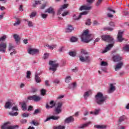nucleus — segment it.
Returning <instances> with one entry per match:
<instances>
[{
	"label": "nucleus",
	"instance_id": "1",
	"mask_svg": "<svg viewBox=\"0 0 129 129\" xmlns=\"http://www.w3.org/2000/svg\"><path fill=\"white\" fill-rule=\"evenodd\" d=\"M101 38L103 41L110 43V44H109L102 51L103 54H104V53H106V52L109 51V50H110V49L113 47L114 40H113V38H112L110 35H102Z\"/></svg>",
	"mask_w": 129,
	"mask_h": 129
},
{
	"label": "nucleus",
	"instance_id": "2",
	"mask_svg": "<svg viewBox=\"0 0 129 129\" xmlns=\"http://www.w3.org/2000/svg\"><path fill=\"white\" fill-rule=\"evenodd\" d=\"M95 101L99 105H102L106 102L107 97L103 96V94L101 92H98L95 95Z\"/></svg>",
	"mask_w": 129,
	"mask_h": 129
},
{
	"label": "nucleus",
	"instance_id": "3",
	"mask_svg": "<svg viewBox=\"0 0 129 129\" xmlns=\"http://www.w3.org/2000/svg\"><path fill=\"white\" fill-rule=\"evenodd\" d=\"M81 55L79 56L80 60L81 62H90L91 59L90 58V56L87 55L88 52L86 51L85 49H81Z\"/></svg>",
	"mask_w": 129,
	"mask_h": 129
},
{
	"label": "nucleus",
	"instance_id": "4",
	"mask_svg": "<svg viewBox=\"0 0 129 129\" xmlns=\"http://www.w3.org/2000/svg\"><path fill=\"white\" fill-rule=\"evenodd\" d=\"M81 39L82 42L84 43H89L92 38H91V34H89L88 30H85L83 33Z\"/></svg>",
	"mask_w": 129,
	"mask_h": 129
},
{
	"label": "nucleus",
	"instance_id": "5",
	"mask_svg": "<svg viewBox=\"0 0 129 129\" xmlns=\"http://www.w3.org/2000/svg\"><path fill=\"white\" fill-rule=\"evenodd\" d=\"M10 125L11 123L10 122H6L1 126V129H16L19 127V125H18L13 126Z\"/></svg>",
	"mask_w": 129,
	"mask_h": 129
},
{
	"label": "nucleus",
	"instance_id": "6",
	"mask_svg": "<svg viewBox=\"0 0 129 129\" xmlns=\"http://www.w3.org/2000/svg\"><path fill=\"white\" fill-rule=\"evenodd\" d=\"M49 64L50 66L49 70H52L54 72L57 70V68L59 66V64L56 63V61L50 60Z\"/></svg>",
	"mask_w": 129,
	"mask_h": 129
},
{
	"label": "nucleus",
	"instance_id": "7",
	"mask_svg": "<svg viewBox=\"0 0 129 129\" xmlns=\"http://www.w3.org/2000/svg\"><path fill=\"white\" fill-rule=\"evenodd\" d=\"M62 105H63V103L61 102H59L56 104L55 111L57 114L62 112Z\"/></svg>",
	"mask_w": 129,
	"mask_h": 129
},
{
	"label": "nucleus",
	"instance_id": "8",
	"mask_svg": "<svg viewBox=\"0 0 129 129\" xmlns=\"http://www.w3.org/2000/svg\"><path fill=\"white\" fill-rule=\"evenodd\" d=\"M27 99H28V100H33V101L38 102L41 100L42 98L38 95H33V96H29L27 98Z\"/></svg>",
	"mask_w": 129,
	"mask_h": 129
},
{
	"label": "nucleus",
	"instance_id": "9",
	"mask_svg": "<svg viewBox=\"0 0 129 129\" xmlns=\"http://www.w3.org/2000/svg\"><path fill=\"white\" fill-rule=\"evenodd\" d=\"M7 43L1 42L0 43V52L1 53H6V51H7Z\"/></svg>",
	"mask_w": 129,
	"mask_h": 129
},
{
	"label": "nucleus",
	"instance_id": "10",
	"mask_svg": "<svg viewBox=\"0 0 129 129\" xmlns=\"http://www.w3.org/2000/svg\"><path fill=\"white\" fill-rule=\"evenodd\" d=\"M49 104L50 105H49L48 104H46V108L47 109H50V108H53V107H54V106L56 105V102L52 100L49 102Z\"/></svg>",
	"mask_w": 129,
	"mask_h": 129
},
{
	"label": "nucleus",
	"instance_id": "11",
	"mask_svg": "<svg viewBox=\"0 0 129 129\" xmlns=\"http://www.w3.org/2000/svg\"><path fill=\"white\" fill-rule=\"evenodd\" d=\"M60 118V116H54L52 115L51 116H50L49 117H47L46 119L44 120V122H46L47 121H49V120H50V119H53V120H58Z\"/></svg>",
	"mask_w": 129,
	"mask_h": 129
},
{
	"label": "nucleus",
	"instance_id": "12",
	"mask_svg": "<svg viewBox=\"0 0 129 129\" xmlns=\"http://www.w3.org/2000/svg\"><path fill=\"white\" fill-rule=\"evenodd\" d=\"M28 53L31 55H35V54H37V53H39V50L35 48H29L28 49Z\"/></svg>",
	"mask_w": 129,
	"mask_h": 129
},
{
	"label": "nucleus",
	"instance_id": "13",
	"mask_svg": "<svg viewBox=\"0 0 129 129\" xmlns=\"http://www.w3.org/2000/svg\"><path fill=\"white\" fill-rule=\"evenodd\" d=\"M122 34H123V32L119 31L118 32L117 35V40L118 42H122L123 41V38L122 37Z\"/></svg>",
	"mask_w": 129,
	"mask_h": 129
},
{
	"label": "nucleus",
	"instance_id": "14",
	"mask_svg": "<svg viewBox=\"0 0 129 129\" xmlns=\"http://www.w3.org/2000/svg\"><path fill=\"white\" fill-rule=\"evenodd\" d=\"M73 121H74V118L72 116H71L67 118L64 120L65 123H70V122H73Z\"/></svg>",
	"mask_w": 129,
	"mask_h": 129
},
{
	"label": "nucleus",
	"instance_id": "15",
	"mask_svg": "<svg viewBox=\"0 0 129 129\" xmlns=\"http://www.w3.org/2000/svg\"><path fill=\"white\" fill-rule=\"evenodd\" d=\"M87 14H88V12L87 11L83 12L80 13L78 18H75V17H76V15H74L73 16L74 19V20H79V19H80L81 18L82 16H86V15H87Z\"/></svg>",
	"mask_w": 129,
	"mask_h": 129
},
{
	"label": "nucleus",
	"instance_id": "16",
	"mask_svg": "<svg viewBox=\"0 0 129 129\" xmlns=\"http://www.w3.org/2000/svg\"><path fill=\"white\" fill-rule=\"evenodd\" d=\"M68 7V6L67 5V4H64L63 5L61 8H60L57 12V15H61V13H62V12H63V11H64V9H67V7Z\"/></svg>",
	"mask_w": 129,
	"mask_h": 129
},
{
	"label": "nucleus",
	"instance_id": "17",
	"mask_svg": "<svg viewBox=\"0 0 129 129\" xmlns=\"http://www.w3.org/2000/svg\"><path fill=\"white\" fill-rule=\"evenodd\" d=\"M122 59V58H121V57H120V56H119V55L118 54L114 55L113 57V60L114 62H118V61L121 60Z\"/></svg>",
	"mask_w": 129,
	"mask_h": 129
},
{
	"label": "nucleus",
	"instance_id": "18",
	"mask_svg": "<svg viewBox=\"0 0 129 129\" xmlns=\"http://www.w3.org/2000/svg\"><path fill=\"white\" fill-rule=\"evenodd\" d=\"M115 91V87L113 86V84H111L110 85V88L108 90V93H112Z\"/></svg>",
	"mask_w": 129,
	"mask_h": 129
},
{
	"label": "nucleus",
	"instance_id": "19",
	"mask_svg": "<svg viewBox=\"0 0 129 129\" xmlns=\"http://www.w3.org/2000/svg\"><path fill=\"white\" fill-rule=\"evenodd\" d=\"M91 94H92V92L91 91V90H89L85 92L84 94V97L85 99H87V97H88V96H90Z\"/></svg>",
	"mask_w": 129,
	"mask_h": 129
},
{
	"label": "nucleus",
	"instance_id": "20",
	"mask_svg": "<svg viewBox=\"0 0 129 129\" xmlns=\"http://www.w3.org/2000/svg\"><path fill=\"white\" fill-rule=\"evenodd\" d=\"M73 30H74L73 27L72 26V25H69L68 26V27L66 29V32H67V33H71V32L73 31Z\"/></svg>",
	"mask_w": 129,
	"mask_h": 129
},
{
	"label": "nucleus",
	"instance_id": "21",
	"mask_svg": "<svg viewBox=\"0 0 129 129\" xmlns=\"http://www.w3.org/2000/svg\"><path fill=\"white\" fill-rule=\"evenodd\" d=\"M45 13H48V14H52V15H55V11H54V9L52 8H49L45 10Z\"/></svg>",
	"mask_w": 129,
	"mask_h": 129
},
{
	"label": "nucleus",
	"instance_id": "22",
	"mask_svg": "<svg viewBox=\"0 0 129 129\" xmlns=\"http://www.w3.org/2000/svg\"><path fill=\"white\" fill-rule=\"evenodd\" d=\"M123 65V63L122 62H120V63H117L116 65L115 70V71H117V70L120 69L121 67H122V66Z\"/></svg>",
	"mask_w": 129,
	"mask_h": 129
},
{
	"label": "nucleus",
	"instance_id": "23",
	"mask_svg": "<svg viewBox=\"0 0 129 129\" xmlns=\"http://www.w3.org/2000/svg\"><path fill=\"white\" fill-rule=\"evenodd\" d=\"M13 106V104L11 102H7L5 104V107L6 109H10Z\"/></svg>",
	"mask_w": 129,
	"mask_h": 129
},
{
	"label": "nucleus",
	"instance_id": "24",
	"mask_svg": "<svg viewBox=\"0 0 129 129\" xmlns=\"http://www.w3.org/2000/svg\"><path fill=\"white\" fill-rule=\"evenodd\" d=\"M46 47L48 48V49H49L50 50H53L57 47V45L56 44H52L51 45H49V44H46Z\"/></svg>",
	"mask_w": 129,
	"mask_h": 129
},
{
	"label": "nucleus",
	"instance_id": "25",
	"mask_svg": "<svg viewBox=\"0 0 129 129\" xmlns=\"http://www.w3.org/2000/svg\"><path fill=\"white\" fill-rule=\"evenodd\" d=\"M69 88L74 90L76 88V83L71 84L69 85Z\"/></svg>",
	"mask_w": 129,
	"mask_h": 129
},
{
	"label": "nucleus",
	"instance_id": "26",
	"mask_svg": "<svg viewBox=\"0 0 129 129\" xmlns=\"http://www.w3.org/2000/svg\"><path fill=\"white\" fill-rule=\"evenodd\" d=\"M25 22H27L28 27H30L31 28H33L34 27V23L32 21H29L28 19L24 20Z\"/></svg>",
	"mask_w": 129,
	"mask_h": 129
},
{
	"label": "nucleus",
	"instance_id": "27",
	"mask_svg": "<svg viewBox=\"0 0 129 129\" xmlns=\"http://www.w3.org/2000/svg\"><path fill=\"white\" fill-rule=\"evenodd\" d=\"M96 128L99 129H105L106 128V125H95Z\"/></svg>",
	"mask_w": 129,
	"mask_h": 129
},
{
	"label": "nucleus",
	"instance_id": "28",
	"mask_svg": "<svg viewBox=\"0 0 129 129\" xmlns=\"http://www.w3.org/2000/svg\"><path fill=\"white\" fill-rule=\"evenodd\" d=\"M91 9V7L86 6H83L80 7V11H83V10H89Z\"/></svg>",
	"mask_w": 129,
	"mask_h": 129
},
{
	"label": "nucleus",
	"instance_id": "29",
	"mask_svg": "<svg viewBox=\"0 0 129 129\" xmlns=\"http://www.w3.org/2000/svg\"><path fill=\"white\" fill-rule=\"evenodd\" d=\"M90 123H91V122H88L86 123L83 124L80 126V128H84V127L88 126Z\"/></svg>",
	"mask_w": 129,
	"mask_h": 129
},
{
	"label": "nucleus",
	"instance_id": "30",
	"mask_svg": "<svg viewBox=\"0 0 129 129\" xmlns=\"http://www.w3.org/2000/svg\"><path fill=\"white\" fill-rule=\"evenodd\" d=\"M35 80L37 83H40L41 78L38 76V74H36L35 76Z\"/></svg>",
	"mask_w": 129,
	"mask_h": 129
},
{
	"label": "nucleus",
	"instance_id": "31",
	"mask_svg": "<svg viewBox=\"0 0 129 129\" xmlns=\"http://www.w3.org/2000/svg\"><path fill=\"white\" fill-rule=\"evenodd\" d=\"M125 119H126V117L124 115H123L119 118L118 121L119 122H121L122 121H124Z\"/></svg>",
	"mask_w": 129,
	"mask_h": 129
},
{
	"label": "nucleus",
	"instance_id": "32",
	"mask_svg": "<svg viewBox=\"0 0 129 129\" xmlns=\"http://www.w3.org/2000/svg\"><path fill=\"white\" fill-rule=\"evenodd\" d=\"M71 80H72V79L71 78V76H67L65 79V82L66 83H69L70 81H71Z\"/></svg>",
	"mask_w": 129,
	"mask_h": 129
},
{
	"label": "nucleus",
	"instance_id": "33",
	"mask_svg": "<svg viewBox=\"0 0 129 129\" xmlns=\"http://www.w3.org/2000/svg\"><path fill=\"white\" fill-rule=\"evenodd\" d=\"M13 37H14L16 42H17V43H18V42H19V41H20V37L17 34H14L13 35Z\"/></svg>",
	"mask_w": 129,
	"mask_h": 129
},
{
	"label": "nucleus",
	"instance_id": "34",
	"mask_svg": "<svg viewBox=\"0 0 129 129\" xmlns=\"http://www.w3.org/2000/svg\"><path fill=\"white\" fill-rule=\"evenodd\" d=\"M14 50H15V47H14V45H13V44H12L11 43H10L9 46V51L11 52L12 51H14Z\"/></svg>",
	"mask_w": 129,
	"mask_h": 129
},
{
	"label": "nucleus",
	"instance_id": "35",
	"mask_svg": "<svg viewBox=\"0 0 129 129\" xmlns=\"http://www.w3.org/2000/svg\"><path fill=\"white\" fill-rule=\"evenodd\" d=\"M9 115H11V116H17L18 114H19V113L18 112H10L9 113Z\"/></svg>",
	"mask_w": 129,
	"mask_h": 129
},
{
	"label": "nucleus",
	"instance_id": "36",
	"mask_svg": "<svg viewBox=\"0 0 129 129\" xmlns=\"http://www.w3.org/2000/svg\"><path fill=\"white\" fill-rule=\"evenodd\" d=\"M69 55L72 57H75L76 56V51H71L69 52Z\"/></svg>",
	"mask_w": 129,
	"mask_h": 129
},
{
	"label": "nucleus",
	"instance_id": "37",
	"mask_svg": "<svg viewBox=\"0 0 129 129\" xmlns=\"http://www.w3.org/2000/svg\"><path fill=\"white\" fill-rule=\"evenodd\" d=\"M36 15H37V12H32L31 15H30V18H31V19L33 18H35V17H36Z\"/></svg>",
	"mask_w": 129,
	"mask_h": 129
},
{
	"label": "nucleus",
	"instance_id": "38",
	"mask_svg": "<svg viewBox=\"0 0 129 129\" xmlns=\"http://www.w3.org/2000/svg\"><path fill=\"white\" fill-rule=\"evenodd\" d=\"M123 51L125 52H129V45H126L123 48Z\"/></svg>",
	"mask_w": 129,
	"mask_h": 129
},
{
	"label": "nucleus",
	"instance_id": "39",
	"mask_svg": "<svg viewBox=\"0 0 129 129\" xmlns=\"http://www.w3.org/2000/svg\"><path fill=\"white\" fill-rule=\"evenodd\" d=\"M6 39H7V36L4 35L0 38V42H5Z\"/></svg>",
	"mask_w": 129,
	"mask_h": 129
},
{
	"label": "nucleus",
	"instance_id": "40",
	"mask_svg": "<svg viewBox=\"0 0 129 129\" xmlns=\"http://www.w3.org/2000/svg\"><path fill=\"white\" fill-rule=\"evenodd\" d=\"M22 109L23 110H27V105L25 103H24L22 105Z\"/></svg>",
	"mask_w": 129,
	"mask_h": 129
},
{
	"label": "nucleus",
	"instance_id": "41",
	"mask_svg": "<svg viewBox=\"0 0 129 129\" xmlns=\"http://www.w3.org/2000/svg\"><path fill=\"white\" fill-rule=\"evenodd\" d=\"M54 129H65V126H62V125H59L57 126H54Z\"/></svg>",
	"mask_w": 129,
	"mask_h": 129
},
{
	"label": "nucleus",
	"instance_id": "42",
	"mask_svg": "<svg viewBox=\"0 0 129 129\" xmlns=\"http://www.w3.org/2000/svg\"><path fill=\"white\" fill-rule=\"evenodd\" d=\"M20 24H21V20L18 19L17 21L14 24V26H19Z\"/></svg>",
	"mask_w": 129,
	"mask_h": 129
},
{
	"label": "nucleus",
	"instance_id": "43",
	"mask_svg": "<svg viewBox=\"0 0 129 129\" xmlns=\"http://www.w3.org/2000/svg\"><path fill=\"white\" fill-rule=\"evenodd\" d=\"M77 38L75 37H72L71 38V41L73 43H74L75 42H77Z\"/></svg>",
	"mask_w": 129,
	"mask_h": 129
},
{
	"label": "nucleus",
	"instance_id": "44",
	"mask_svg": "<svg viewBox=\"0 0 129 129\" xmlns=\"http://www.w3.org/2000/svg\"><path fill=\"white\" fill-rule=\"evenodd\" d=\"M104 31H112L113 30V28H109V27H104L103 28Z\"/></svg>",
	"mask_w": 129,
	"mask_h": 129
},
{
	"label": "nucleus",
	"instance_id": "45",
	"mask_svg": "<svg viewBox=\"0 0 129 129\" xmlns=\"http://www.w3.org/2000/svg\"><path fill=\"white\" fill-rule=\"evenodd\" d=\"M100 111V109H95L94 114L95 115H97L98 113H99V111Z\"/></svg>",
	"mask_w": 129,
	"mask_h": 129
},
{
	"label": "nucleus",
	"instance_id": "46",
	"mask_svg": "<svg viewBox=\"0 0 129 129\" xmlns=\"http://www.w3.org/2000/svg\"><path fill=\"white\" fill-rule=\"evenodd\" d=\"M40 112H41L40 110L39 109H37L34 111L33 114L34 115L38 114V113H40Z\"/></svg>",
	"mask_w": 129,
	"mask_h": 129
},
{
	"label": "nucleus",
	"instance_id": "47",
	"mask_svg": "<svg viewBox=\"0 0 129 129\" xmlns=\"http://www.w3.org/2000/svg\"><path fill=\"white\" fill-rule=\"evenodd\" d=\"M86 25L87 26H90V25H91V22L90 19H88L86 22Z\"/></svg>",
	"mask_w": 129,
	"mask_h": 129
},
{
	"label": "nucleus",
	"instance_id": "48",
	"mask_svg": "<svg viewBox=\"0 0 129 129\" xmlns=\"http://www.w3.org/2000/svg\"><path fill=\"white\" fill-rule=\"evenodd\" d=\"M12 110H13V111H18L19 109L18 108V106H15L13 107Z\"/></svg>",
	"mask_w": 129,
	"mask_h": 129
},
{
	"label": "nucleus",
	"instance_id": "49",
	"mask_svg": "<svg viewBox=\"0 0 129 129\" xmlns=\"http://www.w3.org/2000/svg\"><path fill=\"white\" fill-rule=\"evenodd\" d=\"M101 3H102V0H98L96 4V7H98V6L101 5Z\"/></svg>",
	"mask_w": 129,
	"mask_h": 129
},
{
	"label": "nucleus",
	"instance_id": "50",
	"mask_svg": "<svg viewBox=\"0 0 129 129\" xmlns=\"http://www.w3.org/2000/svg\"><path fill=\"white\" fill-rule=\"evenodd\" d=\"M23 117H28V116H30V114L27 113H24L22 114Z\"/></svg>",
	"mask_w": 129,
	"mask_h": 129
},
{
	"label": "nucleus",
	"instance_id": "51",
	"mask_svg": "<svg viewBox=\"0 0 129 129\" xmlns=\"http://www.w3.org/2000/svg\"><path fill=\"white\" fill-rule=\"evenodd\" d=\"M41 95H43V96L46 94V90L43 89L41 91Z\"/></svg>",
	"mask_w": 129,
	"mask_h": 129
},
{
	"label": "nucleus",
	"instance_id": "52",
	"mask_svg": "<svg viewBox=\"0 0 129 129\" xmlns=\"http://www.w3.org/2000/svg\"><path fill=\"white\" fill-rule=\"evenodd\" d=\"M47 17H48L47 14H41V17L42 18V19H47Z\"/></svg>",
	"mask_w": 129,
	"mask_h": 129
},
{
	"label": "nucleus",
	"instance_id": "53",
	"mask_svg": "<svg viewBox=\"0 0 129 129\" xmlns=\"http://www.w3.org/2000/svg\"><path fill=\"white\" fill-rule=\"evenodd\" d=\"M53 83H55L56 84H59V83H60V80H59V79H55L53 81Z\"/></svg>",
	"mask_w": 129,
	"mask_h": 129
},
{
	"label": "nucleus",
	"instance_id": "54",
	"mask_svg": "<svg viewBox=\"0 0 129 129\" xmlns=\"http://www.w3.org/2000/svg\"><path fill=\"white\" fill-rule=\"evenodd\" d=\"M31 72L30 71H27V76H26V77L27 78H28V79H30V77L31 76Z\"/></svg>",
	"mask_w": 129,
	"mask_h": 129
},
{
	"label": "nucleus",
	"instance_id": "55",
	"mask_svg": "<svg viewBox=\"0 0 129 129\" xmlns=\"http://www.w3.org/2000/svg\"><path fill=\"white\" fill-rule=\"evenodd\" d=\"M101 66H107V62L105 61H102L101 63Z\"/></svg>",
	"mask_w": 129,
	"mask_h": 129
},
{
	"label": "nucleus",
	"instance_id": "56",
	"mask_svg": "<svg viewBox=\"0 0 129 129\" xmlns=\"http://www.w3.org/2000/svg\"><path fill=\"white\" fill-rule=\"evenodd\" d=\"M99 25V23L96 20L94 21L93 22V26H98Z\"/></svg>",
	"mask_w": 129,
	"mask_h": 129
},
{
	"label": "nucleus",
	"instance_id": "57",
	"mask_svg": "<svg viewBox=\"0 0 129 129\" xmlns=\"http://www.w3.org/2000/svg\"><path fill=\"white\" fill-rule=\"evenodd\" d=\"M95 0H87V3L91 5V4L94 3Z\"/></svg>",
	"mask_w": 129,
	"mask_h": 129
},
{
	"label": "nucleus",
	"instance_id": "58",
	"mask_svg": "<svg viewBox=\"0 0 129 129\" xmlns=\"http://www.w3.org/2000/svg\"><path fill=\"white\" fill-rule=\"evenodd\" d=\"M16 53H17V51H16V50L14 49V50L11 51L10 55L11 56H13V55H15V54H16Z\"/></svg>",
	"mask_w": 129,
	"mask_h": 129
},
{
	"label": "nucleus",
	"instance_id": "59",
	"mask_svg": "<svg viewBox=\"0 0 129 129\" xmlns=\"http://www.w3.org/2000/svg\"><path fill=\"white\" fill-rule=\"evenodd\" d=\"M48 57H49L48 53H45L44 54V56H43L44 59H47V58H48Z\"/></svg>",
	"mask_w": 129,
	"mask_h": 129
},
{
	"label": "nucleus",
	"instance_id": "60",
	"mask_svg": "<svg viewBox=\"0 0 129 129\" xmlns=\"http://www.w3.org/2000/svg\"><path fill=\"white\" fill-rule=\"evenodd\" d=\"M33 109H34V107L32 106H29L28 110V111H31V110H33Z\"/></svg>",
	"mask_w": 129,
	"mask_h": 129
},
{
	"label": "nucleus",
	"instance_id": "61",
	"mask_svg": "<svg viewBox=\"0 0 129 129\" xmlns=\"http://www.w3.org/2000/svg\"><path fill=\"white\" fill-rule=\"evenodd\" d=\"M31 123H32L33 124H34V125H36V126L39 125V123L36 122H35V121H32V122H31Z\"/></svg>",
	"mask_w": 129,
	"mask_h": 129
},
{
	"label": "nucleus",
	"instance_id": "62",
	"mask_svg": "<svg viewBox=\"0 0 129 129\" xmlns=\"http://www.w3.org/2000/svg\"><path fill=\"white\" fill-rule=\"evenodd\" d=\"M5 16V13H3L0 15V20H2L4 18V16Z\"/></svg>",
	"mask_w": 129,
	"mask_h": 129
},
{
	"label": "nucleus",
	"instance_id": "63",
	"mask_svg": "<svg viewBox=\"0 0 129 129\" xmlns=\"http://www.w3.org/2000/svg\"><path fill=\"white\" fill-rule=\"evenodd\" d=\"M21 123H27V120L26 119H22L21 120Z\"/></svg>",
	"mask_w": 129,
	"mask_h": 129
},
{
	"label": "nucleus",
	"instance_id": "64",
	"mask_svg": "<svg viewBox=\"0 0 129 129\" xmlns=\"http://www.w3.org/2000/svg\"><path fill=\"white\" fill-rule=\"evenodd\" d=\"M68 15V12H64L62 14V17H65V16H67Z\"/></svg>",
	"mask_w": 129,
	"mask_h": 129
}]
</instances>
